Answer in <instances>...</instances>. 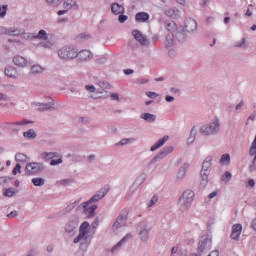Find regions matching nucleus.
Instances as JSON below:
<instances>
[{
  "label": "nucleus",
  "mask_w": 256,
  "mask_h": 256,
  "mask_svg": "<svg viewBox=\"0 0 256 256\" xmlns=\"http://www.w3.org/2000/svg\"><path fill=\"white\" fill-rule=\"evenodd\" d=\"M132 35L140 45H143V47H149V39H147V36L143 35V32L139 30H133Z\"/></svg>",
  "instance_id": "4468645a"
},
{
  "label": "nucleus",
  "mask_w": 256,
  "mask_h": 256,
  "mask_svg": "<svg viewBox=\"0 0 256 256\" xmlns=\"http://www.w3.org/2000/svg\"><path fill=\"white\" fill-rule=\"evenodd\" d=\"M57 183H58V185H61L62 187H67V185H71V183H73V179L67 178V179L60 180Z\"/></svg>",
  "instance_id": "de8ad7c7"
},
{
  "label": "nucleus",
  "mask_w": 256,
  "mask_h": 256,
  "mask_svg": "<svg viewBox=\"0 0 256 256\" xmlns=\"http://www.w3.org/2000/svg\"><path fill=\"white\" fill-rule=\"evenodd\" d=\"M8 29L5 26H0V35H7L8 34Z\"/></svg>",
  "instance_id": "0e129e2a"
},
{
  "label": "nucleus",
  "mask_w": 256,
  "mask_h": 256,
  "mask_svg": "<svg viewBox=\"0 0 256 256\" xmlns=\"http://www.w3.org/2000/svg\"><path fill=\"white\" fill-rule=\"evenodd\" d=\"M111 11L114 15H123L125 13V7L119 3H113Z\"/></svg>",
  "instance_id": "cd10ccee"
},
{
  "label": "nucleus",
  "mask_w": 256,
  "mask_h": 256,
  "mask_svg": "<svg viewBox=\"0 0 256 256\" xmlns=\"http://www.w3.org/2000/svg\"><path fill=\"white\" fill-rule=\"evenodd\" d=\"M211 249V239L207 236H203L198 244L199 253H203V251H207Z\"/></svg>",
  "instance_id": "f3484780"
},
{
  "label": "nucleus",
  "mask_w": 256,
  "mask_h": 256,
  "mask_svg": "<svg viewBox=\"0 0 256 256\" xmlns=\"http://www.w3.org/2000/svg\"><path fill=\"white\" fill-rule=\"evenodd\" d=\"M16 193L15 188H8L4 191V197H14Z\"/></svg>",
  "instance_id": "49530a36"
},
{
  "label": "nucleus",
  "mask_w": 256,
  "mask_h": 256,
  "mask_svg": "<svg viewBox=\"0 0 256 256\" xmlns=\"http://www.w3.org/2000/svg\"><path fill=\"white\" fill-rule=\"evenodd\" d=\"M166 14L168 15V17H177V15H179V10L172 8V9L167 10Z\"/></svg>",
  "instance_id": "8fccbe9b"
},
{
  "label": "nucleus",
  "mask_w": 256,
  "mask_h": 256,
  "mask_svg": "<svg viewBox=\"0 0 256 256\" xmlns=\"http://www.w3.org/2000/svg\"><path fill=\"white\" fill-rule=\"evenodd\" d=\"M138 235L140 241L143 243H147L149 241V233H151V227L147 223V221H142L137 226Z\"/></svg>",
  "instance_id": "0eeeda50"
},
{
  "label": "nucleus",
  "mask_w": 256,
  "mask_h": 256,
  "mask_svg": "<svg viewBox=\"0 0 256 256\" xmlns=\"http://www.w3.org/2000/svg\"><path fill=\"white\" fill-rule=\"evenodd\" d=\"M241 233H243V226L241 224H234L232 226V231L230 234V238L233 241H239L240 237H241Z\"/></svg>",
  "instance_id": "a211bd4d"
},
{
  "label": "nucleus",
  "mask_w": 256,
  "mask_h": 256,
  "mask_svg": "<svg viewBox=\"0 0 256 256\" xmlns=\"http://www.w3.org/2000/svg\"><path fill=\"white\" fill-rule=\"evenodd\" d=\"M15 161H18L19 163H26V161H29V157L27 154L19 152L15 155Z\"/></svg>",
  "instance_id": "4c0bfd02"
},
{
  "label": "nucleus",
  "mask_w": 256,
  "mask_h": 256,
  "mask_svg": "<svg viewBox=\"0 0 256 256\" xmlns=\"http://www.w3.org/2000/svg\"><path fill=\"white\" fill-rule=\"evenodd\" d=\"M220 163L222 165H229V163H231V155L223 154L220 158Z\"/></svg>",
  "instance_id": "a19ab883"
},
{
  "label": "nucleus",
  "mask_w": 256,
  "mask_h": 256,
  "mask_svg": "<svg viewBox=\"0 0 256 256\" xmlns=\"http://www.w3.org/2000/svg\"><path fill=\"white\" fill-rule=\"evenodd\" d=\"M47 3H49L50 5H53V7H57L61 5V0H47Z\"/></svg>",
  "instance_id": "4d7b16f0"
},
{
  "label": "nucleus",
  "mask_w": 256,
  "mask_h": 256,
  "mask_svg": "<svg viewBox=\"0 0 256 256\" xmlns=\"http://www.w3.org/2000/svg\"><path fill=\"white\" fill-rule=\"evenodd\" d=\"M58 57L64 61H73L77 59V50L72 46H64L58 50Z\"/></svg>",
  "instance_id": "39448f33"
},
{
  "label": "nucleus",
  "mask_w": 256,
  "mask_h": 256,
  "mask_svg": "<svg viewBox=\"0 0 256 256\" xmlns=\"http://www.w3.org/2000/svg\"><path fill=\"white\" fill-rule=\"evenodd\" d=\"M197 127H192L190 131V135L187 138V145H192V143H195V139H197Z\"/></svg>",
  "instance_id": "2f4dec72"
},
{
  "label": "nucleus",
  "mask_w": 256,
  "mask_h": 256,
  "mask_svg": "<svg viewBox=\"0 0 256 256\" xmlns=\"http://www.w3.org/2000/svg\"><path fill=\"white\" fill-rule=\"evenodd\" d=\"M232 177L233 175L231 174V172L226 171L224 175L221 176V181H223L224 183H229Z\"/></svg>",
  "instance_id": "c03bdc74"
},
{
  "label": "nucleus",
  "mask_w": 256,
  "mask_h": 256,
  "mask_svg": "<svg viewBox=\"0 0 256 256\" xmlns=\"http://www.w3.org/2000/svg\"><path fill=\"white\" fill-rule=\"evenodd\" d=\"M131 239H133V234H126L116 245L112 247L111 253H119V251H121V249H123V247H125V245L131 241Z\"/></svg>",
  "instance_id": "f8f14e48"
},
{
  "label": "nucleus",
  "mask_w": 256,
  "mask_h": 256,
  "mask_svg": "<svg viewBox=\"0 0 256 256\" xmlns=\"http://www.w3.org/2000/svg\"><path fill=\"white\" fill-rule=\"evenodd\" d=\"M111 187L109 185H105L102 187L99 191L96 192L95 195H93L88 201L84 202V205H93V203H99L101 199H104V197L109 193Z\"/></svg>",
  "instance_id": "6e6552de"
},
{
  "label": "nucleus",
  "mask_w": 256,
  "mask_h": 256,
  "mask_svg": "<svg viewBox=\"0 0 256 256\" xmlns=\"http://www.w3.org/2000/svg\"><path fill=\"white\" fill-rule=\"evenodd\" d=\"M12 173H13V175H17L18 173H21V164H16Z\"/></svg>",
  "instance_id": "13d9d810"
},
{
  "label": "nucleus",
  "mask_w": 256,
  "mask_h": 256,
  "mask_svg": "<svg viewBox=\"0 0 256 256\" xmlns=\"http://www.w3.org/2000/svg\"><path fill=\"white\" fill-rule=\"evenodd\" d=\"M22 39H35V34L21 32Z\"/></svg>",
  "instance_id": "603ef678"
},
{
  "label": "nucleus",
  "mask_w": 256,
  "mask_h": 256,
  "mask_svg": "<svg viewBox=\"0 0 256 256\" xmlns=\"http://www.w3.org/2000/svg\"><path fill=\"white\" fill-rule=\"evenodd\" d=\"M183 29L186 33H193L194 31H197V21L193 19L187 20Z\"/></svg>",
  "instance_id": "b1692460"
},
{
  "label": "nucleus",
  "mask_w": 256,
  "mask_h": 256,
  "mask_svg": "<svg viewBox=\"0 0 256 256\" xmlns=\"http://www.w3.org/2000/svg\"><path fill=\"white\" fill-rule=\"evenodd\" d=\"M169 141V136H164L163 138L159 139L156 143H154L150 151H157V149H160V147H163L167 142Z\"/></svg>",
  "instance_id": "a878e982"
},
{
  "label": "nucleus",
  "mask_w": 256,
  "mask_h": 256,
  "mask_svg": "<svg viewBox=\"0 0 256 256\" xmlns=\"http://www.w3.org/2000/svg\"><path fill=\"white\" fill-rule=\"evenodd\" d=\"M189 169V163L185 162L178 170L176 175L177 181H183L185 179V175H187V170Z\"/></svg>",
  "instance_id": "5701e85b"
},
{
  "label": "nucleus",
  "mask_w": 256,
  "mask_h": 256,
  "mask_svg": "<svg viewBox=\"0 0 256 256\" xmlns=\"http://www.w3.org/2000/svg\"><path fill=\"white\" fill-rule=\"evenodd\" d=\"M32 183H33L34 187H43V185H45V179L33 178Z\"/></svg>",
  "instance_id": "79ce46f5"
},
{
  "label": "nucleus",
  "mask_w": 256,
  "mask_h": 256,
  "mask_svg": "<svg viewBox=\"0 0 256 256\" xmlns=\"http://www.w3.org/2000/svg\"><path fill=\"white\" fill-rule=\"evenodd\" d=\"M173 153V146L164 147L155 157H153L150 161L151 165H155L157 161H163L167 155Z\"/></svg>",
  "instance_id": "9d476101"
},
{
  "label": "nucleus",
  "mask_w": 256,
  "mask_h": 256,
  "mask_svg": "<svg viewBox=\"0 0 256 256\" xmlns=\"http://www.w3.org/2000/svg\"><path fill=\"white\" fill-rule=\"evenodd\" d=\"M211 165H213V157L208 156L205 158V160L202 163L201 187H207V184L209 183V173H211V171L209 169H211Z\"/></svg>",
  "instance_id": "20e7f679"
},
{
  "label": "nucleus",
  "mask_w": 256,
  "mask_h": 256,
  "mask_svg": "<svg viewBox=\"0 0 256 256\" xmlns=\"http://www.w3.org/2000/svg\"><path fill=\"white\" fill-rule=\"evenodd\" d=\"M110 97L112 101H116L117 103L121 101V98L119 97V93H110Z\"/></svg>",
  "instance_id": "5fc2aeb1"
},
{
  "label": "nucleus",
  "mask_w": 256,
  "mask_h": 256,
  "mask_svg": "<svg viewBox=\"0 0 256 256\" xmlns=\"http://www.w3.org/2000/svg\"><path fill=\"white\" fill-rule=\"evenodd\" d=\"M29 123H33V122L31 120L23 119L17 122H10L8 123V125L11 126L10 129L12 133H19V128H17L16 126L18 125L19 127H24L25 125H29Z\"/></svg>",
  "instance_id": "412c9836"
},
{
  "label": "nucleus",
  "mask_w": 256,
  "mask_h": 256,
  "mask_svg": "<svg viewBox=\"0 0 256 256\" xmlns=\"http://www.w3.org/2000/svg\"><path fill=\"white\" fill-rule=\"evenodd\" d=\"M45 68L41 65L34 64L30 68V75H41V73H44Z\"/></svg>",
  "instance_id": "7c9ffc66"
},
{
  "label": "nucleus",
  "mask_w": 256,
  "mask_h": 256,
  "mask_svg": "<svg viewBox=\"0 0 256 256\" xmlns=\"http://www.w3.org/2000/svg\"><path fill=\"white\" fill-rule=\"evenodd\" d=\"M249 155L253 158V163H256V144H251V147L249 149Z\"/></svg>",
  "instance_id": "a18cd8bd"
},
{
  "label": "nucleus",
  "mask_w": 256,
  "mask_h": 256,
  "mask_svg": "<svg viewBox=\"0 0 256 256\" xmlns=\"http://www.w3.org/2000/svg\"><path fill=\"white\" fill-rule=\"evenodd\" d=\"M157 201H159V197H157V195H154L151 200L148 202L147 207H153V205H155V203H157Z\"/></svg>",
  "instance_id": "864d4df0"
},
{
  "label": "nucleus",
  "mask_w": 256,
  "mask_h": 256,
  "mask_svg": "<svg viewBox=\"0 0 256 256\" xmlns=\"http://www.w3.org/2000/svg\"><path fill=\"white\" fill-rule=\"evenodd\" d=\"M86 91H89L90 93H95L96 89L93 85H86L85 86Z\"/></svg>",
  "instance_id": "69168bd1"
},
{
  "label": "nucleus",
  "mask_w": 256,
  "mask_h": 256,
  "mask_svg": "<svg viewBox=\"0 0 256 256\" xmlns=\"http://www.w3.org/2000/svg\"><path fill=\"white\" fill-rule=\"evenodd\" d=\"M127 19H129V17L127 15H123V14H120L118 17L119 23H125V21H127Z\"/></svg>",
  "instance_id": "052dcab7"
},
{
  "label": "nucleus",
  "mask_w": 256,
  "mask_h": 256,
  "mask_svg": "<svg viewBox=\"0 0 256 256\" xmlns=\"http://www.w3.org/2000/svg\"><path fill=\"white\" fill-rule=\"evenodd\" d=\"M89 231H91V226L89 225V222H83L79 227V234L77 238H74L73 243H80V247H89V245L91 244V239H93V236L89 234Z\"/></svg>",
  "instance_id": "f257e3e1"
},
{
  "label": "nucleus",
  "mask_w": 256,
  "mask_h": 256,
  "mask_svg": "<svg viewBox=\"0 0 256 256\" xmlns=\"http://www.w3.org/2000/svg\"><path fill=\"white\" fill-rule=\"evenodd\" d=\"M135 19L137 23H146V21H149V13L147 12H138L135 15Z\"/></svg>",
  "instance_id": "c85d7f7f"
},
{
  "label": "nucleus",
  "mask_w": 256,
  "mask_h": 256,
  "mask_svg": "<svg viewBox=\"0 0 256 256\" xmlns=\"http://www.w3.org/2000/svg\"><path fill=\"white\" fill-rule=\"evenodd\" d=\"M63 163V159L59 158L57 160L53 159L50 161V165L55 166V165H61Z\"/></svg>",
  "instance_id": "bf43d9fd"
},
{
  "label": "nucleus",
  "mask_w": 256,
  "mask_h": 256,
  "mask_svg": "<svg viewBox=\"0 0 256 256\" xmlns=\"http://www.w3.org/2000/svg\"><path fill=\"white\" fill-rule=\"evenodd\" d=\"M4 74L6 77H9L10 79H17L19 77V72L17 71V68L14 66H7L4 69Z\"/></svg>",
  "instance_id": "4be33fe9"
},
{
  "label": "nucleus",
  "mask_w": 256,
  "mask_h": 256,
  "mask_svg": "<svg viewBox=\"0 0 256 256\" xmlns=\"http://www.w3.org/2000/svg\"><path fill=\"white\" fill-rule=\"evenodd\" d=\"M175 38L178 41H185L187 39V32L183 27H179L176 32H174Z\"/></svg>",
  "instance_id": "bb28decb"
},
{
  "label": "nucleus",
  "mask_w": 256,
  "mask_h": 256,
  "mask_svg": "<svg viewBox=\"0 0 256 256\" xmlns=\"http://www.w3.org/2000/svg\"><path fill=\"white\" fill-rule=\"evenodd\" d=\"M14 65L16 67H20V69H25V67H28L29 61H27V58L21 56V55H16L12 59Z\"/></svg>",
  "instance_id": "aec40b11"
},
{
  "label": "nucleus",
  "mask_w": 256,
  "mask_h": 256,
  "mask_svg": "<svg viewBox=\"0 0 256 256\" xmlns=\"http://www.w3.org/2000/svg\"><path fill=\"white\" fill-rule=\"evenodd\" d=\"M251 228L256 231V218L252 220L251 222Z\"/></svg>",
  "instance_id": "774afa93"
},
{
  "label": "nucleus",
  "mask_w": 256,
  "mask_h": 256,
  "mask_svg": "<svg viewBox=\"0 0 256 256\" xmlns=\"http://www.w3.org/2000/svg\"><path fill=\"white\" fill-rule=\"evenodd\" d=\"M234 47H236L238 49H247V39L242 38L240 41H236L234 43Z\"/></svg>",
  "instance_id": "ea45409f"
},
{
  "label": "nucleus",
  "mask_w": 256,
  "mask_h": 256,
  "mask_svg": "<svg viewBox=\"0 0 256 256\" xmlns=\"http://www.w3.org/2000/svg\"><path fill=\"white\" fill-rule=\"evenodd\" d=\"M78 203H81V199L80 200H76L73 203H71L70 205H68L66 207V211H73V209H75L77 207Z\"/></svg>",
  "instance_id": "3c124183"
},
{
  "label": "nucleus",
  "mask_w": 256,
  "mask_h": 256,
  "mask_svg": "<svg viewBox=\"0 0 256 256\" xmlns=\"http://www.w3.org/2000/svg\"><path fill=\"white\" fill-rule=\"evenodd\" d=\"M56 157H59V153L57 152H42L41 153V158L42 159H55Z\"/></svg>",
  "instance_id": "e433bc0d"
},
{
  "label": "nucleus",
  "mask_w": 256,
  "mask_h": 256,
  "mask_svg": "<svg viewBox=\"0 0 256 256\" xmlns=\"http://www.w3.org/2000/svg\"><path fill=\"white\" fill-rule=\"evenodd\" d=\"M164 28L166 29V31H168V33H176L177 29H179L177 27V23L171 20L164 21Z\"/></svg>",
  "instance_id": "393cba45"
},
{
  "label": "nucleus",
  "mask_w": 256,
  "mask_h": 256,
  "mask_svg": "<svg viewBox=\"0 0 256 256\" xmlns=\"http://www.w3.org/2000/svg\"><path fill=\"white\" fill-rule=\"evenodd\" d=\"M199 131L203 137H214V135H219V132L221 131V120L218 117H215L211 122L203 124Z\"/></svg>",
  "instance_id": "f03ea898"
},
{
  "label": "nucleus",
  "mask_w": 256,
  "mask_h": 256,
  "mask_svg": "<svg viewBox=\"0 0 256 256\" xmlns=\"http://www.w3.org/2000/svg\"><path fill=\"white\" fill-rule=\"evenodd\" d=\"M40 45L42 47H45L46 49H51V47H53V43H51V42H42V43H40Z\"/></svg>",
  "instance_id": "e2e57ef3"
},
{
  "label": "nucleus",
  "mask_w": 256,
  "mask_h": 256,
  "mask_svg": "<svg viewBox=\"0 0 256 256\" xmlns=\"http://www.w3.org/2000/svg\"><path fill=\"white\" fill-rule=\"evenodd\" d=\"M145 179H147V175L146 174H141L136 181H140V185L141 183L145 182Z\"/></svg>",
  "instance_id": "338daca9"
},
{
  "label": "nucleus",
  "mask_w": 256,
  "mask_h": 256,
  "mask_svg": "<svg viewBox=\"0 0 256 256\" xmlns=\"http://www.w3.org/2000/svg\"><path fill=\"white\" fill-rule=\"evenodd\" d=\"M146 95L150 98V99H155L156 97H159V94H157L156 92H146Z\"/></svg>",
  "instance_id": "680f3d73"
},
{
  "label": "nucleus",
  "mask_w": 256,
  "mask_h": 256,
  "mask_svg": "<svg viewBox=\"0 0 256 256\" xmlns=\"http://www.w3.org/2000/svg\"><path fill=\"white\" fill-rule=\"evenodd\" d=\"M9 181H11V178L7 176L0 177V185H5V183H9Z\"/></svg>",
  "instance_id": "6e6d98bb"
},
{
  "label": "nucleus",
  "mask_w": 256,
  "mask_h": 256,
  "mask_svg": "<svg viewBox=\"0 0 256 256\" xmlns=\"http://www.w3.org/2000/svg\"><path fill=\"white\" fill-rule=\"evenodd\" d=\"M125 225H127V216L119 215L112 225V231L117 232L121 227H125Z\"/></svg>",
  "instance_id": "dca6fc26"
},
{
  "label": "nucleus",
  "mask_w": 256,
  "mask_h": 256,
  "mask_svg": "<svg viewBox=\"0 0 256 256\" xmlns=\"http://www.w3.org/2000/svg\"><path fill=\"white\" fill-rule=\"evenodd\" d=\"M173 153V146L164 147L155 157H153L150 161L151 165H155L157 161H163L167 155Z\"/></svg>",
  "instance_id": "9b49d317"
},
{
  "label": "nucleus",
  "mask_w": 256,
  "mask_h": 256,
  "mask_svg": "<svg viewBox=\"0 0 256 256\" xmlns=\"http://www.w3.org/2000/svg\"><path fill=\"white\" fill-rule=\"evenodd\" d=\"M166 47H173L175 45V33H168L166 35Z\"/></svg>",
  "instance_id": "f704fd0d"
},
{
  "label": "nucleus",
  "mask_w": 256,
  "mask_h": 256,
  "mask_svg": "<svg viewBox=\"0 0 256 256\" xmlns=\"http://www.w3.org/2000/svg\"><path fill=\"white\" fill-rule=\"evenodd\" d=\"M63 8L64 9H79L77 5V0H63Z\"/></svg>",
  "instance_id": "473e14b6"
},
{
  "label": "nucleus",
  "mask_w": 256,
  "mask_h": 256,
  "mask_svg": "<svg viewBox=\"0 0 256 256\" xmlns=\"http://www.w3.org/2000/svg\"><path fill=\"white\" fill-rule=\"evenodd\" d=\"M194 200H195V192H193V190H190V189L185 190L178 200L179 211H181L182 213H185L188 210H190Z\"/></svg>",
  "instance_id": "7ed1b4c3"
},
{
  "label": "nucleus",
  "mask_w": 256,
  "mask_h": 256,
  "mask_svg": "<svg viewBox=\"0 0 256 256\" xmlns=\"http://www.w3.org/2000/svg\"><path fill=\"white\" fill-rule=\"evenodd\" d=\"M78 61L81 63H85V61H91L93 59V53L89 50H81L80 52L77 51Z\"/></svg>",
  "instance_id": "6ab92c4d"
},
{
  "label": "nucleus",
  "mask_w": 256,
  "mask_h": 256,
  "mask_svg": "<svg viewBox=\"0 0 256 256\" xmlns=\"http://www.w3.org/2000/svg\"><path fill=\"white\" fill-rule=\"evenodd\" d=\"M77 227H79V216L72 215L64 225V232L73 237L77 233Z\"/></svg>",
  "instance_id": "423d86ee"
},
{
  "label": "nucleus",
  "mask_w": 256,
  "mask_h": 256,
  "mask_svg": "<svg viewBox=\"0 0 256 256\" xmlns=\"http://www.w3.org/2000/svg\"><path fill=\"white\" fill-rule=\"evenodd\" d=\"M89 205H91V204L85 205V202H83L82 204H80L79 208L83 209L84 215H86V217L91 219L95 215V210L97 209V204H92L91 206H89Z\"/></svg>",
  "instance_id": "2eb2a0df"
},
{
  "label": "nucleus",
  "mask_w": 256,
  "mask_h": 256,
  "mask_svg": "<svg viewBox=\"0 0 256 256\" xmlns=\"http://www.w3.org/2000/svg\"><path fill=\"white\" fill-rule=\"evenodd\" d=\"M135 141H137V138H123L120 140L119 145H131Z\"/></svg>",
  "instance_id": "37998d69"
},
{
  "label": "nucleus",
  "mask_w": 256,
  "mask_h": 256,
  "mask_svg": "<svg viewBox=\"0 0 256 256\" xmlns=\"http://www.w3.org/2000/svg\"><path fill=\"white\" fill-rule=\"evenodd\" d=\"M23 137L28 141H33L34 139H37V132L35 131V129H29L23 132Z\"/></svg>",
  "instance_id": "c756f323"
},
{
  "label": "nucleus",
  "mask_w": 256,
  "mask_h": 256,
  "mask_svg": "<svg viewBox=\"0 0 256 256\" xmlns=\"http://www.w3.org/2000/svg\"><path fill=\"white\" fill-rule=\"evenodd\" d=\"M21 30L17 27H10L8 28V34L7 35H10L12 37H19V35H21Z\"/></svg>",
  "instance_id": "58836bf2"
},
{
  "label": "nucleus",
  "mask_w": 256,
  "mask_h": 256,
  "mask_svg": "<svg viewBox=\"0 0 256 256\" xmlns=\"http://www.w3.org/2000/svg\"><path fill=\"white\" fill-rule=\"evenodd\" d=\"M34 39H39L40 41H47L49 39V34H47V31L40 30L38 34L34 35Z\"/></svg>",
  "instance_id": "c9c22d12"
},
{
  "label": "nucleus",
  "mask_w": 256,
  "mask_h": 256,
  "mask_svg": "<svg viewBox=\"0 0 256 256\" xmlns=\"http://www.w3.org/2000/svg\"><path fill=\"white\" fill-rule=\"evenodd\" d=\"M141 119H143L144 121H147V123H155L157 116H155L154 114L151 113H143L141 114Z\"/></svg>",
  "instance_id": "72a5a7b5"
},
{
  "label": "nucleus",
  "mask_w": 256,
  "mask_h": 256,
  "mask_svg": "<svg viewBox=\"0 0 256 256\" xmlns=\"http://www.w3.org/2000/svg\"><path fill=\"white\" fill-rule=\"evenodd\" d=\"M34 107H38V111H55V100H50L47 102H34Z\"/></svg>",
  "instance_id": "ddd939ff"
},
{
  "label": "nucleus",
  "mask_w": 256,
  "mask_h": 256,
  "mask_svg": "<svg viewBox=\"0 0 256 256\" xmlns=\"http://www.w3.org/2000/svg\"><path fill=\"white\" fill-rule=\"evenodd\" d=\"M43 169H45L43 163L29 162L26 164L25 171L27 175H37V173H41Z\"/></svg>",
  "instance_id": "1a4fd4ad"
},
{
  "label": "nucleus",
  "mask_w": 256,
  "mask_h": 256,
  "mask_svg": "<svg viewBox=\"0 0 256 256\" xmlns=\"http://www.w3.org/2000/svg\"><path fill=\"white\" fill-rule=\"evenodd\" d=\"M7 5H0V19H5V16L7 15Z\"/></svg>",
  "instance_id": "09e8293b"
}]
</instances>
